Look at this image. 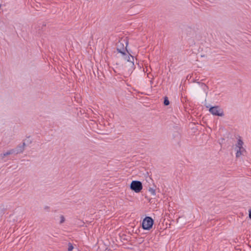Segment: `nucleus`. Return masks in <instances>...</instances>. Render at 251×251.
I'll return each mask as SVG.
<instances>
[{
  "label": "nucleus",
  "mask_w": 251,
  "mask_h": 251,
  "mask_svg": "<svg viewBox=\"0 0 251 251\" xmlns=\"http://www.w3.org/2000/svg\"><path fill=\"white\" fill-rule=\"evenodd\" d=\"M126 47L124 48V44L119 42L117 48V50L119 53H120L122 57L124 60V62L122 63V69L123 70L128 69L130 71L134 66L133 62L134 57L128 51L126 48L127 43L126 42Z\"/></svg>",
  "instance_id": "f257e3e1"
},
{
  "label": "nucleus",
  "mask_w": 251,
  "mask_h": 251,
  "mask_svg": "<svg viewBox=\"0 0 251 251\" xmlns=\"http://www.w3.org/2000/svg\"><path fill=\"white\" fill-rule=\"evenodd\" d=\"M154 223L153 220L151 217H146L142 222V228L144 229L150 230L152 228Z\"/></svg>",
  "instance_id": "f03ea898"
},
{
  "label": "nucleus",
  "mask_w": 251,
  "mask_h": 251,
  "mask_svg": "<svg viewBox=\"0 0 251 251\" xmlns=\"http://www.w3.org/2000/svg\"><path fill=\"white\" fill-rule=\"evenodd\" d=\"M130 188L136 193L140 192L143 188L142 183L138 180H133L131 182Z\"/></svg>",
  "instance_id": "7ed1b4c3"
},
{
  "label": "nucleus",
  "mask_w": 251,
  "mask_h": 251,
  "mask_svg": "<svg viewBox=\"0 0 251 251\" xmlns=\"http://www.w3.org/2000/svg\"><path fill=\"white\" fill-rule=\"evenodd\" d=\"M243 141L241 139H239L237 144L236 145V149H237L236 153V157H239L241 155L243 154L244 152L246 151L245 149L243 147Z\"/></svg>",
  "instance_id": "20e7f679"
},
{
  "label": "nucleus",
  "mask_w": 251,
  "mask_h": 251,
  "mask_svg": "<svg viewBox=\"0 0 251 251\" xmlns=\"http://www.w3.org/2000/svg\"><path fill=\"white\" fill-rule=\"evenodd\" d=\"M209 112L213 115L218 116H224L223 110L219 106H212L209 108Z\"/></svg>",
  "instance_id": "39448f33"
},
{
  "label": "nucleus",
  "mask_w": 251,
  "mask_h": 251,
  "mask_svg": "<svg viewBox=\"0 0 251 251\" xmlns=\"http://www.w3.org/2000/svg\"><path fill=\"white\" fill-rule=\"evenodd\" d=\"M26 143L25 142H23L22 145H19L17 146V147L13 149V151L14 152V154H17L19 153H22L24 150L26 146Z\"/></svg>",
  "instance_id": "423d86ee"
},
{
  "label": "nucleus",
  "mask_w": 251,
  "mask_h": 251,
  "mask_svg": "<svg viewBox=\"0 0 251 251\" xmlns=\"http://www.w3.org/2000/svg\"><path fill=\"white\" fill-rule=\"evenodd\" d=\"M14 152L13 151V150L11 149V150H10L7 151L6 152H5L4 153H1L0 154V158L1 159H3L5 156L10 155V154H14Z\"/></svg>",
  "instance_id": "0eeeda50"
},
{
  "label": "nucleus",
  "mask_w": 251,
  "mask_h": 251,
  "mask_svg": "<svg viewBox=\"0 0 251 251\" xmlns=\"http://www.w3.org/2000/svg\"><path fill=\"white\" fill-rule=\"evenodd\" d=\"M5 208L4 206L2 205L0 206V215H2L4 213Z\"/></svg>",
  "instance_id": "6e6552de"
},
{
  "label": "nucleus",
  "mask_w": 251,
  "mask_h": 251,
  "mask_svg": "<svg viewBox=\"0 0 251 251\" xmlns=\"http://www.w3.org/2000/svg\"><path fill=\"white\" fill-rule=\"evenodd\" d=\"M169 103H170V102L168 100V98L167 97H165L164 98V104L166 106H167L169 104Z\"/></svg>",
  "instance_id": "1a4fd4ad"
},
{
  "label": "nucleus",
  "mask_w": 251,
  "mask_h": 251,
  "mask_svg": "<svg viewBox=\"0 0 251 251\" xmlns=\"http://www.w3.org/2000/svg\"><path fill=\"white\" fill-rule=\"evenodd\" d=\"M149 191L153 196H155V194H156V193H155V190L153 188H150L149 189Z\"/></svg>",
  "instance_id": "9d476101"
},
{
  "label": "nucleus",
  "mask_w": 251,
  "mask_h": 251,
  "mask_svg": "<svg viewBox=\"0 0 251 251\" xmlns=\"http://www.w3.org/2000/svg\"><path fill=\"white\" fill-rule=\"evenodd\" d=\"M74 249V246L71 243H69L68 244V251H72Z\"/></svg>",
  "instance_id": "9b49d317"
},
{
  "label": "nucleus",
  "mask_w": 251,
  "mask_h": 251,
  "mask_svg": "<svg viewBox=\"0 0 251 251\" xmlns=\"http://www.w3.org/2000/svg\"><path fill=\"white\" fill-rule=\"evenodd\" d=\"M65 221V218L63 216V215H61L60 216V224H62Z\"/></svg>",
  "instance_id": "f8f14e48"
},
{
  "label": "nucleus",
  "mask_w": 251,
  "mask_h": 251,
  "mask_svg": "<svg viewBox=\"0 0 251 251\" xmlns=\"http://www.w3.org/2000/svg\"><path fill=\"white\" fill-rule=\"evenodd\" d=\"M116 65L117 66H118L119 65H120V63L116 62ZM115 69L117 71H120L121 70V68L120 66H117L115 67Z\"/></svg>",
  "instance_id": "ddd939ff"
},
{
  "label": "nucleus",
  "mask_w": 251,
  "mask_h": 251,
  "mask_svg": "<svg viewBox=\"0 0 251 251\" xmlns=\"http://www.w3.org/2000/svg\"><path fill=\"white\" fill-rule=\"evenodd\" d=\"M27 145L31 144L32 141L29 139V137H28V139L26 140Z\"/></svg>",
  "instance_id": "4468645a"
},
{
  "label": "nucleus",
  "mask_w": 251,
  "mask_h": 251,
  "mask_svg": "<svg viewBox=\"0 0 251 251\" xmlns=\"http://www.w3.org/2000/svg\"><path fill=\"white\" fill-rule=\"evenodd\" d=\"M174 136V138H175L176 137H178L179 136V132L178 131H176L175 133V134Z\"/></svg>",
  "instance_id": "2eb2a0df"
},
{
  "label": "nucleus",
  "mask_w": 251,
  "mask_h": 251,
  "mask_svg": "<svg viewBox=\"0 0 251 251\" xmlns=\"http://www.w3.org/2000/svg\"><path fill=\"white\" fill-rule=\"evenodd\" d=\"M249 218L251 219V209L249 210Z\"/></svg>",
  "instance_id": "dca6fc26"
},
{
  "label": "nucleus",
  "mask_w": 251,
  "mask_h": 251,
  "mask_svg": "<svg viewBox=\"0 0 251 251\" xmlns=\"http://www.w3.org/2000/svg\"><path fill=\"white\" fill-rule=\"evenodd\" d=\"M45 209H46V210H49V207H48V206H45Z\"/></svg>",
  "instance_id": "f3484780"
},
{
  "label": "nucleus",
  "mask_w": 251,
  "mask_h": 251,
  "mask_svg": "<svg viewBox=\"0 0 251 251\" xmlns=\"http://www.w3.org/2000/svg\"><path fill=\"white\" fill-rule=\"evenodd\" d=\"M203 85L204 86V87H206L205 84H203Z\"/></svg>",
  "instance_id": "a211bd4d"
},
{
  "label": "nucleus",
  "mask_w": 251,
  "mask_h": 251,
  "mask_svg": "<svg viewBox=\"0 0 251 251\" xmlns=\"http://www.w3.org/2000/svg\"><path fill=\"white\" fill-rule=\"evenodd\" d=\"M115 72H117V71L116 70H114Z\"/></svg>",
  "instance_id": "6ab92c4d"
}]
</instances>
